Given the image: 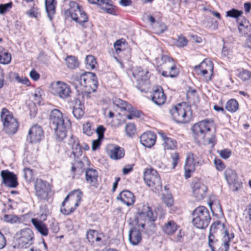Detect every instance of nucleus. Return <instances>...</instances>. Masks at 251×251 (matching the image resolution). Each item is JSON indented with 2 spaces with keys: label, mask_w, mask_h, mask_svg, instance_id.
I'll list each match as a JSON object with an SVG mask.
<instances>
[{
  "label": "nucleus",
  "mask_w": 251,
  "mask_h": 251,
  "mask_svg": "<svg viewBox=\"0 0 251 251\" xmlns=\"http://www.w3.org/2000/svg\"><path fill=\"white\" fill-rule=\"evenodd\" d=\"M96 75L91 72L76 73L71 76L73 85L77 91L86 94L87 96L96 90L98 81Z\"/></svg>",
  "instance_id": "f257e3e1"
},
{
  "label": "nucleus",
  "mask_w": 251,
  "mask_h": 251,
  "mask_svg": "<svg viewBox=\"0 0 251 251\" xmlns=\"http://www.w3.org/2000/svg\"><path fill=\"white\" fill-rule=\"evenodd\" d=\"M213 127L214 123L211 119H205L194 124L192 127L194 138L199 143L211 145L213 147L216 143V139L214 135L210 134Z\"/></svg>",
  "instance_id": "f03ea898"
},
{
  "label": "nucleus",
  "mask_w": 251,
  "mask_h": 251,
  "mask_svg": "<svg viewBox=\"0 0 251 251\" xmlns=\"http://www.w3.org/2000/svg\"><path fill=\"white\" fill-rule=\"evenodd\" d=\"M49 121L50 126L53 128L56 139L61 141L67 136V131L71 126L69 119L64 118L62 112L58 109L51 111Z\"/></svg>",
  "instance_id": "7ed1b4c3"
},
{
  "label": "nucleus",
  "mask_w": 251,
  "mask_h": 251,
  "mask_svg": "<svg viewBox=\"0 0 251 251\" xmlns=\"http://www.w3.org/2000/svg\"><path fill=\"white\" fill-rule=\"evenodd\" d=\"M209 234L218 236L220 234L223 235L222 243L218 251H228L229 248V243L234 237L233 233L229 234L228 231L225 228L224 224L219 221H217L212 223L210 226Z\"/></svg>",
  "instance_id": "20e7f679"
},
{
  "label": "nucleus",
  "mask_w": 251,
  "mask_h": 251,
  "mask_svg": "<svg viewBox=\"0 0 251 251\" xmlns=\"http://www.w3.org/2000/svg\"><path fill=\"white\" fill-rule=\"evenodd\" d=\"M82 193L79 190L70 192L61 204V212L68 215L75 211L82 200Z\"/></svg>",
  "instance_id": "39448f33"
},
{
  "label": "nucleus",
  "mask_w": 251,
  "mask_h": 251,
  "mask_svg": "<svg viewBox=\"0 0 251 251\" xmlns=\"http://www.w3.org/2000/svg\"><path fill=\"white\" fill-rule=\"evenodd\" d=\"M136 217L138 226L144 228L146 225H151L155 221L156 217L154 215L148 205L141 203L137 205Z\"/></svg>",
  "instance_id": "423d86ee"
},
{
  "label": "nucleus",
  "mask_w": 251,
  "mask_h": 251,
  "mask_svg": "<svg viewBox=\"0 0 251 251\" xmlns=\"http://www.w3.org/2000/svg\"><path fill=\"white\" fill-rule=\"evenodd\" d=\"M192 224L196 227L199 229L206 228L211 221L209 210L203 206L195 208L192 213Z\"/></svg>",
  "instance_id": "0eeeda50"
},
{
  "label": "nucleus",
  "mask_w": 251,
  "mask_h": 251,
  "mask_svg": "<svg viewBox=\"0 0 251 251\" xmlns=\"http://www.w3.org/2000/svg\"><path fill=\"white\" fill-rule=\"evenodd\" d=\"M170 113L177 123H185L189 120L192 115L191 107L186 102L178 103L170 110Z\"/></svg>",
  "instance_id": "6e6552de"
},
{
  "label": "nucleus",
  "mask_w": 251,
  "mask_h": 251,
  "mask_svg": "<svg viewBox=\"0 0 251 251\" xmlns=\"http://www.w3.org/2000/svg\"><path fill=\"white\" fill-rule=\"evenodd\" d=\"M4 130L10 134H14L18 130L19 124L13 114L7 109L3 108L0 113Z\"/></svg>",
  "instance_id": "1a4fd4ad"
},
{
  "label": "nucleus",
  "mask_w": 251,
  "mask_h": 251,
  "mask_svg": "<svg viewBox=\"0 0 251 251\" xmlns=\"http://www.w3.org/2000/svg\"><path fill=\"white\" fill-rule=\"evenodd\" d=\"M15 238L18 248H27L33 243L34 234L31 229L25 228L17 232Z\"/></svg>",
  "instance_id": "9d476101"
},
{
  "label": "nucleus",
  "mask_w": 251,
  "mask_h": 251,
  "mask_svg": "<svg viewBox=\"0 0 251 251\" xmlns=\"http://www.w3.org/2000/svg\"><path fill=\"white\" fill-rule=\"evenodd\" d=\"M69 6V13L72 19L83 27L84 24L88 22V18L81 6L75 1L70 2Z\"/></svg>",
  "instance_id": "9b49d317"
},
{
  "label": "nucleus",
  "mask_w": 251,
  "mask_h": 251,
  "mask_svg": "<svg viewBox=\"0 0 251 251\" xmlns=\"http://www.w3.org/2000/svg\"><path fill=\"white\" fill-rule=\"evenodd\" d=\"M144 179L151 190L156 192L162 189V183L158 173L153 169H147L144 175Z\"/></svg>",
  "instance_id": "f8f14e48"
},
{
  "label": "nucleus",
  "mask_w": 251,
  "mask_h": 251,
  "mask_svg": "<svg viewBox=\"0 0 251 251\" xmlns=\"http://www.w3.org/2000/svg\"><path fill=\"white\" fill-rule=\"evenodd\" d=\"M204 163L203 160L201 156H196L192 153H188L187 155L184 165L185 176L189 178L191 175L195 170V167L201 166Z\"/></svg>",
  "instance_id": "ddd939ff"
},
{
  "label": "nucleus",
  "mask_w": 251,
  "mask_h": 251,
  "mask_svg": "<svg viewBox=\"0 0 251 251\" xmlns=\"http://www.w3.org/2000/svg\"><path fill=\"white\" fill-rule=\"evenodd\" d=\"M34 188L36 196L41 200H46L50 191L48 182L41 179H37L34 183Z\"/></svg>",
  "instance_id": "4468645a"
},
{
  "label": "nucleus",
  "mask_w": 251,
  "mask_h": 251,
  "mask_svg": "<svg viewBox=\"0 0 251 251\" xmlns=\"http://www.w3.org/2000/svg\"><path fill=\"white\" fill-rule=\"evenodd\" d=\"M52 93L62 99H66L70 96L71 90L66 83L58 81L52 87Z\"/></svg>",
  "instance_id": "2eb2a0df"
},
{
  "label": "nucleus",
  "mask_w": 251,
  "mask_h": 251,
  "mask_svg": "<svg viewBox=\"0 0 251 251\" xmlns=\"http://www.w3.org/2000/svg\"><path fill=\"white\" fill-rule=\"evenodd\" d=\"M161 60L165 64L167 63L164 67L169 68V71H162L161 75L166 77L170 76L171 77H176L178 74V71L174 64L173 60L170 57L166 55H163L161 56Z\"/></svg>",
  "instance_id": "dca6fc26"
},
{
  "label": "nucleus",
  "mask_w": 251,
  "mask_h": 251,
  "mask_svg": "<svg viewBox=\"0 0 251 251\" xmlns=\"http://www.w3.org/2000/svg\"><path fill=\"white\" fill-rule=\"evenodd\" d=\"M213 64L212 61L204 59L201 63L194 67V70L198 75L205 76L206 75L210 73V75L208 79H210L213 72Z\"/></svg>",
  "instance_id": "f3484780"
},
{
  "label": "nucleus",
  "mask_w": 251,
  "mask_h": 251,
  "mask_svg": "<svg viewBox=\"0 0 251 251\" xmlns=\"http://www.w3.org/2000/svg\"><path fill=\"white\" fill-rule=\"evenodd\" d=\"M44 137V132L41 127L33 126L29 130L27 140L31 143L39 142Z\"/></svg>",
  "instance_id": "a211bd4d"
},
{
  "label": "nucleus",
  "mask_w": 251,
  "mask_h": 251,
  "mask_svg": "<svg viewBox=\"0 0 251 251\" xmlns=\"http://www.w3.org/2000/svg\"><path fill=\"white\" fill-rule=\"evenodd\" d=\"M224 176L228 185L232 187L233 190L237 191L240 186V183L236 172L229 168L226 169L224 172Z\"/></svg>",
  "instance_id": "6ab92c4d"
},
{
  "label": "nucleus",
  "mask_w": 251,
  "mask_h": 251,
  "mask_svg": "<svg viewBox=\"0 0 251 251\" xmlns=\"http://www.w3.org/2000/svg\"><path fill=\"white\" fill-rule=\"evenodd\" d=\"M3 184L8 187L14 188L18 185L16 176L8 171H2L0 173Z\"/></svg>",
  "instance_id": "aec40b11"
},
{
  "label": "nucleus",
  "mask_w": 251,
  "mask_h": 251,
  "mask_svg": "<svg viewBox=\"0 0 251 251\" xmlns=\"http://www.w3.org/2000/svg\"><path fill=\"white\" fill-rule=\"evenodd\" d=\"M192 189L193 195L196 199L201 200L205 197L207 188L203 183L200 181H197L193 183Z\"/></svg>",
  "instance_id": "412c9836"
},
{
  "label": "nucleus",
  "mask_w": 251,
  "mask_h": 251,
  "mask_svg": "<svg viewBox=\"0 0 251 251\" xmlns=\"http://www.w3.org/2000/svg\"><path fill=\"white\" fill-rule=\"evenodd\" d=\"M156 139L155 134L150 131L143 133L140 137L141 143L147 148L152 147L155 143Z\"/></svg>",
  "instance_id": "4be33fe9"
},
{
  "label": "nucleus",
  "mask_w": 251,
  "mask_h": 251,
  "mask_svg": "<svg viewBox=\"0 0 251 251\" xmlns=\"http://www.w3.org/2000/svg\"><path fill=\"white\" fill-rule=\"evenodd\" d=\"M68 144L72 148V152L74 157L78 158L81 156L82 150L77 138L71 136L68 140Z\"/></svg>",
  "instance_id": "5701e85b"
},
{
  "label": "nucleus",
  "mask_w": 251,
  "mask_h": 251,
  "mask_svg": "<svg viewBox=\"0 0 251 251\" xmlns=\"http://www.w3.org/2000/svg\"><path fill=\"white\" fill-rule=\"evenodd\" d=\"M108 154L111 159L118 160L124 156L125 150L118 145H111L109 146Z\"/></svg>",
  "instance_id": "b1692460"
},
{
  "label": "nucleus",
  "mask_w": 251,
  "mask_h": 251,
  "mask_svg": "<svg viewBox=\"0 0 251 251\" xmlns=\"http://www.w3.org/2000/svg\"><path fill=\"white\" fill-rule=\"evenodd\" d=\"M85 178L87 183L91 186L97 187L98 173L94 169H88L85 171Z\"/></svg>",
  "instance_id": "393cba45"
},
{
  "label": "nucleus",
  "mask_w": 251,
  "mask_h": 251,
  "mask_svg": "<svg viewBox=\"0 0 251 251\" xmlns=\"http://www.w3.org/2000/svg\"><path fill=\"white\" fill-rule=\"evenodd\" d=\"M118 200H120L124 203L127 206L132 205L135 202V197L133 193L129 190L122 191L117 197Z\"/></svg>",
  "instance_id": "a878e982"
},
{
  "label": "nucleus",
  "mask_w": 251,
  "mask_h": 251,
  "mask_svg": "<svg viewBox=\"0 0 251 251\" xmlns=\"http://www.w3.org/2000/svg\"><path fill=\"white\" fill-rule=\"evenodd\" d=\"M128 240L132 245H138L142 240V235L140 230L136 227L131 228L129 232Z\"/></svg>",
  "instance_id": "bb28decb"
},
{
  "label": "nucleus",
  "mask_w": 251,
  "mask_h": 251,
  "mask_svg": "<svg viewBox=\"0 0 251 251\" xmlns=\"http://www.w3.org/2000/svg\"><path fill=\"white\" fill-rule=\"evenodd\" d=\"M151 100L154 103L158 105H161L165 103L166 97L162 88L155 89L153 91Z\"/></svg>",
  "instance_id": "cd10ccee"
},
{
  "label": "nucleus",
  "mask_w": 251,
  "mask_h": 251,
  "mask_svg": "<svg viewBox=\"0 0 251 251\" xmlns=\"http://www.w3.org/2000/svg\"><path fill=\"white\" fill-rule=\"evenodd\" d=\"M133 75L137 81L141 80L143 83H146L149 78V72L147 70H143L141 67H137L133 71Z\"/></svg>",
  "instance_id": "c85d7f7f"
},
{
  "label": "nucleus",
  "mask_w": 251,
  "mask_h": 251,
  "mask_svg": "<svg viewBox=\"0 0 251 251\" xmlns=\"http://www.w3.org/2000/svg\"><path fill=\"white\" fill-rule=\"evenodd\" d=\"M237 22L239 24L238 29L242 36H245L250 32L251 25L246 18L243 17L240 21L237 20Z\"/></svg>",
  "instance_id": "c756f323"
},
{
  "label": "nucleus",
  "mask_w": 251,
  "mask_h": 251,
  "mask_svg": "<svg viewBox=\"0 0 251 251\" xmlns=\"http://www.w3.org/2000/svg\"><path fill=\"white\" fill-rule=\"evenodd\" d=\"M32 224L37 230L43 236H47L48 234V228L45 224L37 219H31Z\"/></svg>",
  "instance_id": "7c9ffc66"
},
{
  "label": "nucleus",
  "mask_w": 251,
  "mask_h": 251,
  "mask_svg": "<svg viewBox=\"0 0 251 251\" xmlns=\"http://www.w3.org/2000/svg\"><path fill=\"white\" fill-rule=\"evenodd\" d=\"M179 226L173 220H169L162 226V230L167 235H172L178 228Z\"/></svg>",
  "instance_id": "2f4dec72"
},
{
  "label": "nucleus",
  "mask_w": 251,
  "mask_h": 251,
  "mask_svg": "<svg viewBox=\"0 0 251 251\" xmlns=\"http://www.w3.org/2000/svg\"><path fill=\"white\" fill-rule=\"evenodd\" d=\"M161 136L163 140V145L165 150H174L176 148V142L175 140L164 134H162Z\"/></svg>",
  "instance_id": "473e14b6"
},
{
  "label": "nucleus",
  "mask_w": 251,
  "mask_h": 251,
  "mask_svg": "<svg viewBox=\"0 0 251 251\" xmlns=\"http://www.w3.org/2000/svg\"><path fill=\"white\" fill-rule=\"evenodd\" d=\"M56 2L55 0H46L45 6L48 16L51 20L55 12Z\"/></svg>",
  "instance_id": "72a5a7b5"
},
{
  "label": "nucleus",
  "mask_w": 251,
  "mask_h": 251,
  "mask_svg": "<svg viewBox=\"0 0 251 251\" xmlns=\"http://www.w3.org/2000/svg\"><path fill=\"white\" fill-rule=\"evenodd\" d=\"M217 237V236L209 234L208 244L211 251H218V249L221 247Z\"/></svg>",
  "instance_id": "f704fd0d"
},
{
  "label": "nucleus",
  "mask_w": 251,
  "mask_h": 251,
  "mask_svg": "<svg viewBox=\"0 0 251 251\" xmlns=\"http://www.w3.org/2000/svg\"><path fill=\"white\" fill-rule=\"evenodd\" d=\"M65 61L67 68L70 69H75L79 65V61L75 56H68L66 57Z\"/></svg>",
  "instance_id": "c9c22d12"
},
{
  "label": "nucleus",
  "mask_w": 251,
  "mask_h": 251,
  "mask_svg": "<svg viewBox=\"0 0 251 251\" xmlns=\"http://www.w3.org/2000/svg\"><path fill=\"white\" fill-rule=\"evenodd\" d=\"M11 60V55L7 50L0 47V63L8 64Z\"/></svg>",
  "instance_id": "e433bc0d"
},
{
  "label": "nucleus",
  "mask_w": 251,
  "mask_h": 251,
  "mask_svg": "<svg viewBox=\"0 0 251 251\" xmlns=\"http://www.w3.org/2000/svg\"><path fill=\"white\" fill-rule=\"evenodd\" d=\"M77 165L76 164H73L71 168L72 176L73 178H74L76 175L78 176L80 175L83 172V163L81 161L77 162Z\"/></svg>",
  "instance_id": "4c0bfd02"
},
{
  "label": "nucleus",
  "mask_w": 251,
  "mask_h": 251,
  "mask_svg": "<svg viewBox=\"0 0 251 251\" xmlns=\"http://www.w3.org/2000/svg\"><path fill=\"white\" fill-rule=\"evenodd\" d=\"M226 16L235 18L237 20H239V21L242 19L243 17L242 15L243 12L241 10H238L236 9L232 8V9L228 10L226 12Z\"/></svg>",
  "instance_id": "58836bf2"
},
{
  "label": "nucleus",
  "mask_w": 251,
  "mask_h": 251,
  "mask_svg": "<svg viewBox=\"0 0 251 251\" xmlns=\"http://www.w3.org/2000/svg\"><path fill=\"white\" fill-rule=\"evenodd\" d=\"M239 104L238 101L235 99H230L226 105V108L230 112H235L238 109Z\"/></svg>",
  "instance_id": "ea45409f"
},
{
  "label": "nucleus",
  "mask_w": 251,
  "mask_h": 251,
  "mask_svg": "<svg viewBox=\"0 0 251 251\" xmlns=\"http://www.w3.org/2000/svg\"><path fill=\"white\" fill-rule=\"evenodd\" d=\"M86 67L88 69H94L97 64L96 59L91 55H87L85 58Z\"/></svg>",
  "instance_id": "a19ab883"
},
{
  "label": "nucleus",
  "mask_w": 251,
  "mask_h": 251,
  "mask_svg": "<svg viewBox=\"0 0 251 251\" xmlns=\"http://www.w3.org/2000/svg\"><path fill=\"white\" fill-rule=\"evenodd\" d=\"M114 104L117 107H119L125 110L129 111L131 107V105L128 104V103L121 99H116L114 101Z\"/></svg>",
  "instance_id": "79ce46f5"
},
{
  "label": "nucleus",
  "mask_w": 251,
  "mask_h": 251,
  "mask_svg": "<svg viewBox=\"0 0 251 251\" xmlns=\"http://www.w3.org/2000/svg\"><path fill=\"white\" fill-rule=\"evenodd\" d=\"M80 107H76V105L74 107L73 114L74 117L77 119H81L84 114V111L81 107L80 102H79Z\"/></svg>",
  "instance_id": "37998d69"
},
{
  "label": "nucleus",
  "mask_w": 251,
  "mask_h": 251,
  "mask_svg": "<svg viewBox=\"0 0 251 251\" xmlns=\"http://www.w3.org/2000/svg\"><path fill=\"white\" fill-rule=\"evenodd\" d=\"M126 134L127 136L131 137L134 135L136 131V127L134 124L129 123L127 124L125 127Z\"/></svg>",
  "instance_id": "c03bdc74"
},
{
  "label": "nucleus",
  "mask_w": 251,
  "mask_h": 251,
  "mask_svg": "<svg viewBox=\"0 0 251 251\" xmlns=\"http://www.w3.org/2000/svg\"><path fill=\"white\" fill-rule=\"evenodd\" d=\"M98 231L94 229H89L86 233V238L89 242L94 243Z\"/></svg>",
  "instance_id": "a18cd8bd"
},
{
  "label": "nucleus",
  "mask_w": 251,
  "mask_h": 251,
  "mask_svg": "<svg viewBox=\"0 0 251 251\" xmlns=\"http://www.w3.org/2000/svg\"><path fill=\"white\" fill-rule=\"evenodd\" d=\"M238 76L243 81H246L251 78V72L246 70H243L239 73Z\"/></svg>",
  "instance_id": "49530a36"
},
{
  "label": "nucleus",
  "mask_w": 251,
  "mask_h": 251,
  "mask_svg": "<svg viewBox=\"0 0 251 251\" xmlns=\"http://www.w3.org/2000/svg\"><path fill=\"white\" fill-rule=\"evenodd\" d=\"M187 43V39L184 36H180L178 37L176 45L178 47H183L186 46Z\"/></svg>",
  "instance_id": "de8ad7c7"
},
{
  "label": "nucleus",
  "mask_w": 251,
  "mask_h": 251,
  "mask_svg": "<svg viewBox=\"0 0 251 251\" xmlns=\"http://www.w3.org/2000/svg\"><path fill=\"white\" fill-rule=\"evenodd\" d=\"M154 29L156 33L160 34L167 29V27L164 24L157 23L154 27Z\"/></svg>",
  "instance_id": "09e8293b"
},
{
  "label": "nucleus",
  "mask_w": 251,
  "mask_h": 251,
  "mask_svg": "<svg viewBox=\"0 0 251 251\" xmlns=\"http://www.w3.org/2000/svg\"><path fill=\"white\" fill-rule=\"evenodd\" d=\"M83 133L88 136H91L93 134V130L91 128V124L89 122L86 123L83 126Z\"/></svg>",
  "instance_id": "8fccbe9b"
},
{
  "label": "nucleus",
  "mask_w": 251,
  "mask_h": 251,
  "mask_svg": "<svg viewBox=\"0 0 251 251\" xmlns=\"http://www.w3.org/2000/svg\"><path fill=\"white\" fill-rule=\"evenodd\" d=\"M24 176L26 180L30 181L32 178L33 176L32 170L28 168H25L24 169Z\"/></svg>",
  "instance_id": "3c124183"
},
{
  "label": "nucleus",
  "mask_w": 251,
  "mask_h": 251,
  "mask_svg": "<svg viewBox=\"0 0 251 251\" xmlns=\"http://www.w3.org/2000/svg\"><path fill=\"white\" fill-rule=\"evenodd\" d=\"M3 219L5 222H9L10 223H15L18 220V217L12 215L5 214L4 215Z\"/></svg>",
  "instance_id": "603ef678"
},
{
  "label": "nucleus",
  "mask_w": 251,
  "mask_h": 251,
  "mask_svg": "<svg viewBox=\"0 0 251 251\" xmlns=\"http://www.w3.org/2000/svg\"><path fill=\"white\" fill-rule=\"evenodd\" d=\"M171 158L172 160L173 168L175 169L179 160V154L177 152L172 153Z\"/></svg>",
  "instance_id": "864d4df0"
},
{
  "label": "nucleus",
  "mask_w": 251,
  "mask_h": 251,
  "mask_svg": "<svg viewBox=\"0 0 251 251\" xmlns=\"http://www.w3.org/2000/svg\"><path fill=\"white\" fill-rule=\"evenodd\" d=\"M37 11L38 9L36 7H32L26 12V14L31 18H37L38 15Z\"/></svg>",
  "instance_id": "5fc2aeb1"
},
{
  "label": "nucleus",
  "mask_w": 251,
  "mask_h": 251,
  "mask_svg": "<svg viewBox=\"0 0 251 251\" xmlns=\"http://www.w3.org/2000/svg\"><path fill=\"white\" fill-rule=\"evenodd\" d=\"M219 154L222 158L226 159L230 157L231 152L230 150L226 149L221 150Z\"/></svg>",
  "instance_id": "6e6d98bb"
},
{
  "label": "nucleus",
  "mask_w": 251,
  "mask_h": 251,
  "mask_svg": "<svg viewBox=\"0 0 251 251\" xmlns=\"http://www.w3.org/2000/svg\"><path fill=\"white\" fill-rule=\"evenodd\" d=\"M214 164L216 166V169L218 171H222L223 170L225 167V166L223 162L220 159H215L214 160Z\"/></svg>",
  "instance_id": "4d7b16f0"
},
{
  "label": "nucleus",
  "mask_w": 251,
  "mask_h": 251,
  "mask_svg": "<svg viewBox=\"0 0 251 251\" xmlns=\"http://www.w3.org/2000/svg\"><path fill=\"white\" fill-rule=\"evenodd\" d=\"M105 130V128L102 126H100L97 127L96 132L98 135L99 139H103Z\"/></svg>",
  "instance_id": "13d9d810"
},
{
  "label": "nucleus",
  "mask_w": 251,
  "mask_h": 251,
  "mask_svg": "<svg viewBox=\"0 0 251 251\" xmlns=\"http://www.w3.org/2000/svg\"><path fill=\"white\" fill-rule=\"evenodd\" d=\"M12 6V2H9L4 4H0V13L3 14L8 9L10 8Z\"/></svg>",
  "instance_id": "bf43d9fd"
},
{
  "label": "nucleus",
  "mask_w": 251,
  "mask_h": 251,
  "mask_svg": "<svg viewBox=\"0 0 251 251\" xmlns=\"http://www.w3.org/2000/svg\"><path fill=\"white\" fill-rule=\"evenodd\" d=\"M164 203L168 207L172 206L173 203V199L171 196H167L163 199Z\"/></svg>",
  "instance_id": "052dcab7"
},
{
  "label": "nucleus",
  "mask_w": 251,
  "mask_h": 251,
  "mask_svg": "<svg viewBox=\"0 0 251 251\" xmlns=\"http://www.w3.org/2000/svg\"><path fill=\"white\" fill-rule=\"evenodd\" d=\"M30 77L34 80H37L40 77V75L34 69L32 70L30 73Z\"/></svg>",
  "instance_id": "680f3d73"
},
{
  "label": "nucleus",
  "mask_w": 251,
  "mask_h": 251,
  "mask_svg": "<svg viewBox=\"0 0 251 251\" xmlns=\"http://www.w3.org/2000/svg\"><path fill=\"white\" fill-rule=\"evenodd\" d=\"M101 140L102 139H100L98 138V139L93 141L92 148L93 151L96 150L99 147L100 145Z\"/></svg>",
  "instance_id": "e2e57ef3"
},
{
  "label": "nucleus",
  "mask_w": 251,
  "mask_h": 251,
  "mask_svg": "<svg viewBox=\"0 0 251 251\" xmlns=\"http://www.w3.org/2000/svg\"><path fill=\"white\" fill-rule=\"evenodd\" d=\"M122 44V42L120 40L116 41L114 44V47L117 53H119L122 50L120 48V47L121 46Z\"/></svg>",
  "instance_id": "0e129e2a"
},
{
  "label": "nucleus",
  "mask_w": 251,
  "mask_h": 251,
  "mask_svg": "<svg viewBox=\"0 0 251 251\" xmlns=\"http://www.w3.org/2000/svg\"><path fill=\"white\" fill-rule=\"evenodd\" d=\"M245 211L247 212L246 218L251 222V205L246 206Z\"/></svg>",
  "instance_id": "69168bd1"
},
{
  "label": "nucleus",
  "mask_w": 251,
  "mask_h": 251,
  "mask_svg": "<svg viewBox=\"0 0 251 251\" xmlns=\"http://www.w3.org/2000/svg\"><path fill=\"white\" fill-rule=\"evenodd\" d=\"M50 230L54 233H57L59 230V225L57 223H53L50 226Z\"/></svg>",
  "instance_id": "338daca9"
},
{
  "label": "nucleus",
  "mask_w": 251,
  "mask_h": 251,
  "mask_svg": "<svg viewBox=\"0 0 251 251\" xmlns=\"http://www.w3.org/2000/svg\"><path fill=\"white\" fill-rule=\"evenodd\" d=\"M34 100L37 103L40 104L41 100V95L39 92L35 93L33 94Z\"/></svg>",
  "instance_id": "774afa93"
}]
</instances>
